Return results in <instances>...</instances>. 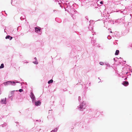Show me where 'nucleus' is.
Listing matches in <instances>:
<instances>
[{"label":"nucleus","instance_id":"nucleus-1","mask_svg":"<svg viewBox=\"0 0 132 132\" xmlns=\"http://www.w3.org/2000/svg\"><path fill=\"white\" fill-rule=\"evenodd\" d=\"M35 31L36 33L42 32V29H41V28L39 27H36L35 28Z\"/></svg>","mask_w":132,"mask_h":132},{"label":"nucleus","instance_id":"nucleus-2","mask_svg":"<svg viewBox=\"0 0 132 132\" xmlns=\"http://www.w3.org/2000/svg\"><path fill=\"white\" fill-rule=\"evenodd\" d=\"M14 91H13L10 92L9 93V96L10 97L13 96L14 95Z\"/></svg>","mask_w":132,"mask_h":132},{"label":"nucleus","instance_id":"nucleus-3","mask_svg":"<svg viewBox=\"0 0 132 132\" xmlns=\"http://www.w3.org/2000/svg\"><path fill=\"white\" fill-rule=\"evenodd\" d=\"M30 96L33 100H35V96L32 93H31Z\"/></svg>","mask_w":132,"mask_h":132},{"label":"nucleus","instance_id":"nucleus-4","mask_svg":"<svg viewBox=\"0 0 132 132\" xmlns=\"http://www.w3.org/2000/svg\"><path fill=\"white\" fill-rule=\"evenodd\" d=\"M41 104V102L40 101H37L35 103V104L36 106L39 105Z\"/></svg>","mask_w":132,"mask_h":132},{"label":"nucleus","instance_id":"nucleus-5","mask_svg":"<svg viewBox=\"0 0 132 132\" xmlns=\"http://www.w3.org/2000/svg\"><path fill=\"white\" fill-rule=\"evenodd\" d=\"M6 98L2 99L1 102L3 104H6Z\"/></svg>","mask_w":132,"mask_h":132},{"label":"nucleus","instance_id":"nucleus-6","mask_svg":"<svg viewBox=\"0 0 132 132\" xmlns=\"http://www.w3.org/2000/svg\"><path fill=\"white\" fill-rule=\"evenodd\" d=\"M129 83L128 82L125 81L123 82V84L125 86H126L128 85Z\"/></svg>","mask_w":132,"mask_h":132},{"label":"nucleus","instance_id":"nucleus-7","mask_svg":"<svg viewBox=\"0 0 132 132\" xmlns=\"http://www.w3.org/2000/svg\"><path fill=\"white\" fill-rule=\"evenodd\" d=\"M92 25H90L88 26V28L89 29V30H92L93 29V27H92Z\"/></svg>","mask_w":132,"mask_h":132},{"label":"nucleus","instance_id":"nucleus-8","mask_svg":"<svg viewBox=\"0 0 132 132\" xmlns=\"http://www.w3.org/2000/svg\"><path fill=\"white\" fill-rule=\"evenodd\" d=\"M10 37V36H7L5 38L6 39H9ZM12 37H11V38L10 39V40H11L12 39Z\"/></svg>","mask_w":132,"mask_h":132},{"label":"nucleus","instance_id":"nucleus-9","mask_svg":"<svg viewBox=\"0 0 132 132\" xmlns=\"http://www.w3.org/2000/svg\"><path fill=\"white\" fill-rule=\"evenodd\" d=\"M119 53V51L118 50H117L115 54L116 55H118Z\"/></svg>","mask_w":132,"mask_h":132},{"label":"nucleus","instance_id":"nucleus-10","mask_svg":"<svg viewBox=\"0 0 132 132\" xmlns=\"http://www.w3.org/2000/svg\"><path fill=\"white\" fill-rule=\"evenodd\" d=\"M53 82V80L52 79L50 80L49 81L48 83V84H50L52 83Z\"/></svg>","mask_w":132,"mask_h":132},{"label":"nucleus","instance_id":"nucleus-11","mask_svg":"<svg viewBox=\"0 0 132 132\" xmlns=\"http://www.w3.org/2000/svg\"><path fill=\"white\" fill-rule=\"evenodd\" d=\"M7 82L10 83V84H11L12 85H14L15 84V82L14 81H13L12 82Z\"/></svg>","mask_w":132,"mask_h":132},{"label":"nucleus","instance_id":"nucleus-12","mask_svg":"<svg viewBox=\"0 0 132 132\" xmlns=\"http://www.w3.org/2000/svg\"><path fill=\"white\" fill-rule=\"evenodd\" d=\"M4 65L2 63L1 64V66H0V69L3 68H4Z\"/></svg>","mask_w":132,"mask_h":132},{"label":"nucleus","instance_id":"nucleus-13","mask_svg":"<svg viewBox=\"0 0 132 132\" xmlns=\"http://www.w3.org/2000/svg\"><path fill=\"white\" fill-rule=\"evenodd\" d=\"M83 108V106L81 105H80V106L79 107V109L80 110H81Z\"/></svg>","mask_w":132,"mask_h":132},{"label":"nucleus","instance_id":"nucleus-14","mask_svg":"<svg viewBox=\"0 0 132 132\" xmlns=\"http://www.w3.org/2000/svg\"><path fill=\"white\" fill-rule=\"evenodd\" d=\"M100 64L101 65H104V63L102 62H100Z\"/></svg>","mask_w":132,"mask_h":132},{"label":"nucleus","instance_id":"nucleus-15","mask_svg":"<svg viewBox=\"0 0 132 132\" xmlns=\"http://www.w3.org/2000/svg\"><path fill=\"white\" fill-rule=\"evenodd\" d=\"M57 129H55L54 130H52L51 132H55L56 131H57Z\"/></svg>","mask_w":132,"mask_h":132},{"label":"nucleus","instance_id":"nucleus-16","mask_svg":"<svg viewBox=\"0 0 132 132\" xmlns=\"http://www.w3.org/2000/svg\"><path fill=\"white\" fill-rule=\"evenodd\" d=\"M20 92H21L23 91V90L22 89H20L19 90Z\"/></svg>","mask_w":132,"mask_h":132},{"label":"nucleus","instance_id":"nucleus-17","mask_svg":"<svg viewBox=\"0 0 132 132\" xmlns=\"http://www.w3.org/2000/svg\"><path fill=\"white\" fill-rule=\"evenodd\" d=\"M100 3L101 4H102L103 3V2L102 1H101L100 2Z\"/></svg>","mask_w":132,"mask_h":132},{"label":"nucleus","instance_id":"nucleus-18","mask_svg":"<svg viewBox=\"0 0 132 132\" xmlns=\"http://www.w3.org/2000/svg\"><path fill=\"white\" fill-rule=\"evenodd\" d=\"M13 1V0H12V2H11V3L12 5H13V4H12Z\"/></svg>","mask_w":132,"mask_h":132},{"label":"nucleus","instance_id":"nucleus-19","mask_svg":"<svg viewBox=\"0 0 132 132\" xmlns=\"http://www.w3.org/2000/svg\"><path fill=\"white\" fill-rule=\"evenodd\" d=\"M72 14H75V13H72Z\"/></svg>","mask_w":132,"mask_h":132},{"label":"nucleus","instance_id":"nucleus-20","mask_svg":"<svg viewBox=\"0 0 132 132\" xmlns=\"http://www.w3.org/2000/svg\"><path fill=\"white\" fill-rule=\"evenodd\" d=\"M110 32L111 33H112V32L111 31H110Z\"/></svg>","mask_w":132,"mask_h":132},{"label":"nucleus","instance_id":"nucleus-21","mask_svg":"<svg viewBox=\"0 0 132 132\" xmlns=\"http://www.w3.org/2000/svg\"><path fill=\"white\" fill-rule=\"evenodd\" d=\"M87 16L86 17V19H87Z\"/></svg>","mask_w":132,"mask_h":132},{"label":"nucleus","instance_id":"nucleus-22","mask_svg":"<svg viewBox=\"0 0 132 132\" xmlns=\"http://www.w3.org/2000/svg\"><path fill=\"white\" fill-rule=\"evenodd\" d=\"M26 62V63H28V62Z\"/></svg>","mask_w":132,"mask_h":132}]
</instances>
